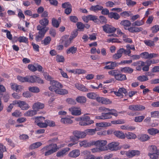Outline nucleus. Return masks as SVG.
Here are the masks:
<instances>
[{"label":"nucleus","instance_id":"f257e3e1","mask_svg":"<svg viewBox=\"0 0 159 159\" xmlns=\"http://www.w3.org/2000/svg\"><path fill=\"white\" fill-rule=\"evenodd\" d=\"M57 149V144H51L43 147L40 151L42 154L47 156L56 152Z\"/></svg>","mask_w":159,"mask_h":159},{"label":"nucleus","instance_id":"f03ea898","mask_svg":"<svg viewBox=\"0 0 159 159\" xmlns=\"http://www.w3.org/2000/svg\"><path fill=\"white\" fill-rule=\"evenodd\" d=\"M149 149L148 155L150 157L153 159H157L159 155V150L157 149L156 146L151 145L149 147Z\"/></svg>","mask_w":159,"mask_h":159},{"label":"nucleus","instance_id":"7ed1b4c3","mask_svg":"<svg viewBox=\"0 0 159 159\" xmlns=\"http://www.w3.org/2000/svg\"><path fill=\"white\" fill-rule=\"evenodd\" d=\"M93 145H94L100 148L101 151H105L108 150L106 145L107 142L106 140H101L97 141H93Z\"/></svg>","mask_w":159,"mask_h":159},{"label":"nucleus","instance_id":"20e7f679","mask_svg":"<svg viewBox=\"0 0 159 159\" xmlns=\"http://www.w3.org/2000/svg\"><path fill=\"white\" fill-rule=\"evenodd\" d=\"M40 26L37 27V29L39 31L36 35L35 40L37 42H40L43 38L45 33L47 31L46 30H43L41 29Z\"/></svg>","mask_w":159,"mask_h":159},{"label":"nucleus","instance_id":"39448f33","mask_svg":"<svg viewBox=\"0 0 159 159\" xmlns=\"http://www.w3.org/2000/svg\"><path fill=\"white\" fill-rule=\"evenodd\" d=\"M51 86L49 87V89L52 92H56V90L59 88H63V85L58 81L53 80L50 82Z\"/></svg>","mask_w":159,"mask_h":159},{"label":"nucleus","instance_id":"423d86ee","mask_svg":"<svg viewBox=\"0 0 159 159\" xmlns=\"http://www.w3.org/2000/svg\"><path fill=\"white\" fill-rule=\"evenodd\" d=\"M27 82L31 83H37L43 84V81L40 78L35 75L27 76Z\"/></svg>","mask_w":159,"mask_h":159},{"label":"nucleus","instance_id":"0eeeda50","mask_svg":"<svg viewBox=\"0 0 159 159\" xmlns=\"http://www.w3.org/2000/svg\"><path fill=\"white\" fill-rule=\"evenodd\" d=\"M28 69L32 72H35L36 70L41 72L42 71L43 67L38 63H35L34 64H29L28 66Z\"/></svg>","mask_w":159,"mask_h":159},{"label":"nucleus","instance_id":"6e6552de","mask_svg":"<svg viewBox=\"0 0 159 159\" xmlns=\"http://www.w3.org/2000/svg\"><path fill=\"white\" fill-rule=\"evenodd\" d=\"M14 104L17 105L22 110H25L28 109L30 107L29 105L25 101H16L13 102Z\"/></svg>","mask_w":159,"mask_h":159},{"label":"nucleus","instance_id":"1a4fd4ad","mask_svg":"<svg viewBox=\"0 0 159 159\" xmlns=\"http://www.w3.org/2000/svg\"><path fill=\"white\" fill-rule=\"evenodd\" d=\"M128 109L131 111H142L145 109V107L139 104L132 105L129 106Z\"/></svg>","mask_w":159,"mask_h":159},{"label":"nucleus","instance_id":"9d476101","mask_svg":"<svg viewBox=\"0 0 159 159\" xmlns=\"http://www.w3.org/2000/svg\"><path fill=\"white\" fill-rule=\"evenodd\" d=\"M103 30L106 33H110L114 32L116 29L111 25L106 24L102 26Z\"/></svg>","mask_w":159,"mask_h":159},{"label":"nucleus","instance_id":"9b49d317","mask_svg":"<svg viewBox=\"0 0 159 159\" xmlns=\"http://www.w3.org/2000/svg\"><path fill=\"white\" fill-rule=\"evenodd\" d=\"M48 23L49 20L48 19L46 18L43 19L39 21V23L41 25H39L37 27L40 26V27H41V29L43 28V30H46L47 31H48L49 29V28L48 27H47L46 26L48 25Z\"/></svg>","mask_w":159,"mask_h":159},{"label":"nucleus","instance_id":"f8f14e48","mask_svg":"<svg viewBox=\"0 0 159 159\" xmlns=\"http://www.w3.org/2000/svg\"><path fill=\"white\" fill-rule=\"evenodd\" d=\"M119 143L118 142H112L108 144L107 145L108 150L109 149L111 151H116L118 149Z\"/></svg>","mask_w":159,"mask_h":159},{"label":"nucleus","instance_id":"ddd939ff","mask_svg":"<svg viewBox=\"0 0 159 159\" xmlns=\"http://www.w3.org/2000/svg\"><path fill=\"white\" fill-rule=\"evenodd\" d=\"M44 107V105L43 103L38 102L34 103L32 106V108L34 110L37 112V111L39 110L43 109Z\"/></svg>","mask_w":159,"mask_h":159},{"label":"nucleus","instance_id":"4468645a","mask_svg":"<svg viewBox=\"0 0 159 159\" xmlns=\"http://www.w3.org/2000/svg\"><path fill=\"white\" fill-rule=\"evenodd\" d=\"M73 134L78 139H79L84 138L86 136V134L84 131L75 130L73 132Z\"/></svg>","mask_w":159,"mask_h":159},{"label":"nucleus","instance_id":"2eb2a0df","mask_svg":"<svg viewBox=\"0 0 159 159\" xmlns=\"http://www.w3.org/2000/svg\"><path fill=\"white\" fill-rule=\"evenodd\" d=\"M62 42L64 44L65 47H68L71 43V40L69 38V36L65 35L63 36L61 39Z\"/></svg>","mask_w":159,"mask_h":159},{"label":"nucleus","instance_id":"dca6fc26","mask_svg":"<svg viewBox=\"0 0 159 159\" xmlns=\"http://www.w3.org/2000/svg\"><path fill=\"white\" fill-rule=\"evenodd\" d=\"M78 119L79 120H84L86 123H87L88 125H91L94 122L93 121L90 120V117L87 116L86 114H85L82 116L79 117Z\"/></svg>","mask_w":159,"mask_h":159},{"label":"nucleus","instance_id":"f3484780","mask_svg":"<svg viewBox=\"0 0 159 159\" xmlns=\"http://www.w3.org/2000/svg\"><path fill=\"white\" fill-rule=\"evenodd\" d=\"M70 150V149L68 147L64 148L61 151H58L57 153L56 156L58 157H62L64 155L66 154Z\"/></svg>","mask_w":159,"mask_h":159},{"label":"nucleus","instance_id":"a211bd4d","mask_svg":"<svg viewBox=\"0 0 159 159\" xmlns=\"http://www.w3.org/2000/svg\"><path fill=\"white\" fill-rule=\"evenodd\" d=\"M140 154V152L139 151L135 150H129L126 153V155L130 157H132L135 156L139 155Z\"/></svg>","mask_w":159,"mask_h":159},{"label":"nucleus","instance_id":"6ab92c4d","mask_svg":"<svg viewBox=\"0 0 159 159\" xmlns=\"http://www.w3.org/2000/svg\"><path fill=\"white\" fill-rule=\"evenodd\" d=\"M93 141L88 142L86 140H84L80 142L79 144L81 147L83 146L84 147H87L93 145Z\"/></svg>","mask_w":159,"mask_h":159},{"label":"nucleus","instance_id":"aec40b11","mask_svg":"<svg viewBox=\"0 0 159 159\" xmlns=\"http://www.w3.org/2000/svg\"><path fill=\"white\" fill-rule=\"evenodd\" d=\"M149 136L147 134H142L138 136V139L140 141L143 142L148 140L150 139Z\"/></svg>","mask_w":159,"mask_h":159},{"label":"nucleus","instance_id":"412c9836","mask_svg":"<svg viewBox=\"0 0 159 159\" xmlns=\"http://www.w3.org/2000/svg\"><path fill=\"white\" fill-rule=\"evenodd\" d=\"M109 75L114 76L116 80H119V71L118 70H113L108 72Z\"/></svg>","mask_w":159,"mask_h":159},{"label":"nucleus","instance_id":"4be33fe9","mask_svg":"<svg viewBox=\"0 0 159 159\" xmlns=\"http://www.w3.org/2000/svg\"><path fill=\"white\" fill-rule=\"evenodd\" d=\"M80 151L78 149H75L71 151L69 153L68 155L70 157L76 158L80 155Z\"/></svg>","mask_w":159,"mask_h":159},{"label":"nucleus","instance_id":"5701e85b","mask_svg":"<svg viewBox=\"0 0 159 159\" xmlns=\"http://www.w3.org/2000/svg\"><path fill=\"white\" fill-rule=\"evenodd\" d=\"M69 111L73 115L79 116L81 114V111L78 110L76 108L71 107L69 108Z\"/></svg>","mask_w":159,"mask_h":159},{"label":"nucleus","instance_id":"b1692460","mask_svg":"<svg viewBox=\"0 0 159 159\" xmlns=\"http://www.w3.org/2000/svg\"><path fill=\"white\" fill-rule=\"evenodd\" d=\"M103 7L99 5H96L92 6L90 8V10L94 12H97L99 11H101Z\"/></svg>","mask_w":159,"mask_h":159},{"label":"nucleus","instance_id":"393cba45","mask_svg":"<svg viewBox=\"0 0 159 159\" xmlns=\"http://www.w3.org/2000/svg\"><path fill=\"white\" fill-rule=\"evenodd\" d=\"M75 87L78 90L83 92H87L88 89L84 85L79 83H76L75 84Z\"/></svg>","mask_w":159,"mask_h":159},{"label":"nucleus","instance_id":"a878e982","mask_svg":"<svg viewBox=\"0 0 159 159\" xmlns=\"http://www.w3.org/2000/svg\"><path fill=\"white\" fill-rule=\"evenodd\" d=\"M102 110L105 112H109L111 116L112 115L115 116H116L118 115L115 110L110 109L104 107L102 108Z\"/></svg>","mask_w":159,"mask_h":159},{"label":"nucleus","instance_id":"bb28decb","mask_svg":"<svg viewBox=\"0 0 159 159\" xmlns=\"http://www.w3.org/2000/svg\"><path fill=\"white\" fill-rule=\"evenodd\" d=\"M55 93L61 95H64L67 94L68 92L66 89L59 88L57 90H56V92Z\"/></svg>","mask_w":159,"mask_h":159},{"label":"nucleus","instance_id":"cd10ccee","mask_svg":"<svg viewBox=\"0 0 159 159\" xmlns=\"http://www.w3.org/2000/svg\"><path fill=\"white\" fill-rule=\"evenodd\" d=\"M148 132L150 135H154L159 133V131L157 129L152 128L148 129Z\"/></svg>","mask_w":159,"mask_h":159},{"label":"nucleus","instance_id":"c85d7f7f","mask_svg":"<svg viewBox=\"0 0 159 159\" xmlns=\"http://www.w3.org/2000/svg\"><path fill=\"white\" fill-rule=\"evenodd\" d=\"M88 17H89V20H92L94 23H96L97 24H99V21H98V19L97 16L92 15H88Z\"/></svg>","mask_w":159,"mask_h":159},{"label":"nucleus","instance_id":"c756f323","mask_svg":"<svg viewBox=\"0 0 159 159\" xmlns=\"http://www.w3.org/2000/svg\"><path fill=\"white\" fill-rule=\"evenodd\" d=\"M77 50V48L73 46L67 49L66 51V52L67 54H69L71 53L72 54H73L76 52Z\"/></svg>","mask_w":159,"mask_h":159},{"label":"nucleus","instance_id":"7c9ffc66","mask_svg":"<svg viewBox=\"0 0 159 159\" xmlns=\"http://www.w3.org/2000/svg\"><path fill=\"white\" fill-rule=\"evenodd\" d=\"M77 102L81 103H84L86 101V98L83 96H80L77 97L76 99Z\"/></svg>","mask_w":159,"mask_h":159},{"label":"nucleus","instance_id":"2f4dec72","mask_svg":"<svg viewBox=\"0 0 159 159\" xmlns=\"http://www.w3.org/2000/svg\"><path fill=\"white\" fill-rule=\"evenodd\" d=\"M131 51L130 50H125L123 48H120V58L121 56V54L124 53L125 55H128L129 56H131L130 55Z\"/></svg>","mask_w":159,"mask_h":159},{"label":"nucleus","instance_id":"473e14b6","mask_svg":"<svg viewBox=\"0 0 159 159\" xmlns=\"http://www.w3.org/2000/svg\"><path fill=\"white\" fill-rule=\"evenodd\" d=\"M37 113L34 110H29L24 113V116H32Z\"/></svg>","mask_w":159,"mask_h":159},{"label":"nucleus","instance_id":"72a5a7b5","mask_svg":"<svg viewBox=\"0 0 159 159\" xmlns=\"http://www.w3.org/2000/svg\"><path fill=\"white\" fill-rule=\"evenodd\" d=\"M42 143L40 142H38L32 144L30 146V149H33L37 148L40 146Z\"/></svg>","mask_w":159,"mask_h":159},{"label":"nucleus","instance_id":"f704fd0d","mask_svg":"<svg viewBox=\"0 0 159 159\" xmlns=\"http://www.w3.org/2000/svg\"><path fill=\"white\" fill-rule=\"evenodd\" d=\"M108 16L110 18H113L115 20H118L119 18V15L116 12H111L109 13Z\"/></svg>","mask_w":159,"mask_h":159},{"label":"nucleus","instance_id":"c9c22d12","mask_svg":"<svg viewBox=\"0 0 159 159\" xmlns=\"http://www.w3.org/2000/svg\"><path fill=\"white\" fill-rule=\"evenodd\" d=\"M121 71L124 73H130L133 72V70L129 67H125L121 68Z\"/></svg>","mask_w":159,"mask_h":159},{"label":"nucleus","instance_id":"e433bc0d","mask_svg":"<svg viewBox=\"0 0 159 159\" xmlns=\"http://www.w3.org/2000/svg\"><path fill=\"white\" fill-rule=\"evenodd\" d=\"M51 40V38L49 36H48L45 38L44 39L41 41V43L44 45L46 46L48 44Z\"/></svg>","mask_w":159,"mask_h":159},{"label":"nucleus","instance_id":"4c0bfd02","mask_svg":"<svg viewBox=\"0 0 159 159\" xmlns=\"http://www.w3.org/2000/svg\"><path fill=\"white\" fill-rule=\"evenodd\" d=\"M29 90L30 92L34 93H38L40 91L39 88L36 86L30 87Z\"/></svg>","mask_w":159,"mask_h":159},{"label":"nucleus","instance_id":"58836bf2","mask_svg":"<svg viewBox=\"0 0 159 159\" xmlns=\"http://www.w3.org/2000/svg\"><path fill=\"white\" fill-rule=\"evenodd\" d=\"M137 80L140 82H145L148 80V77L145 75L139 76L137 78Z\"/></svg>","mask_w":159,"mask_h":159},{"label":"nucleus","instance_id":"ea45409f","mask_svg":"<svg viewBox=\"0 0 159 159\" xmlns=\"http://www.w3.org/2000/svg\"><path fill=\"white\" fill-rule=\"evenodd\" d=\"M61 122L64 124H71L72 123V120L70 118H62L61 119Z\"/></svg>","mask_w":159,"mask_h":159},{"label":"nucleus","instance_id":"a19ab883","mask_svg":"<svg viewBox=\"0 0 159 159\" xmlns=\"http://www.w3.org/2000/svg\"><path fill=\"white\" fill-rule=\"evenodd\" d=\"M52 25L55 27L57 28L59 27L60 23L58 21L54 18H53L52 20Z\"/></svg>","mask_w":159,"mask_h":159},{"label":"nucleus","instance_id":"79ce46f5","mask_svg":"<svg viewBox=\"0 0 159 159\" xmlns=\"http://www.w3.org/2000/svg\"><path fill=\"white\" fill-rule=\"evenodd\" d=\"M77 28L80 31H83L85 28V25L82 22H77L76 24Z\"/></svg>","mask_w":159,"mask_h":159},{"label":"nucleus","instance_id":"37998d69","mask_svg":"<svg viewBox=\"0 0 159 159\" xmlns=\"http://www.w3.org/2000/svg\"><path fill=\"white\" fill-rule=\"evenodd\" d=\"M87 96L89 99H94L96 98L97 94L91 92L88 93Z\"/></svg>","mask_w":159,"mask_h":159},{"label":"nucleus","instance_id":"c03bdc74","mask_svg":"<svg viewBox=\"0 0 159 159\" xmlns=\"http://www.w3.org/2000/svg\"><path fill=\"white\" fill-rule=\"evenodd\" d=\"M95 130L93 129H87L84 131V133L86 134V136L88 135H93L95 133Z\"/></svg>","mask_w":159,"mask_h":159},{"label":"nucleus","instance_id":"a18cd8bd","mask_svg":"<svg viewBox=\"0 0 159 159\" xmlns=\"http://www.w3.org/2000/svg\"><path fill=\"white\" fill-rule=\"evenodd\" d=\"M123 93L125 96L127 95L126 90L124 88H120V98H122L124 96Z\"/></svg>","mask_w":159,"mask_h":159},{"label":"nucleus","instance_id":"49530a36","mask_svg":"<svg viewBox=\"0 0 159 159\" xmlns=\"http://www.w3.org/2000/svg\"><path fill=\"white\" fill-rule=\"evenodd\" d=\"M126 136L129 139H135L137 138L136 134L132 133H129L127 134H126Z\"/></svg>","mask_w":159,"mask_h":159},{"label":"nucleus","instance_id":"de8ad7c7","mask_svg":"<svg viewBox=\"0 0 159 159\" xmlns=\"http://www.w3.org/2000/svg\"><path fill=\"white\" fill-rule=\"evenodd\" d=\"M18 40L20 43H28V39L24 36H20L19 37Z\"/></svg>","mask_w":159,"mask_h":159},{"label":"nucleus","instance_id":"09e8293b","mask_svg":"<svg viewBox=\"0 0 159 159\" xmlns=\"http://www.w3.org/2000/svg\"><path fill=\"white\" fill-rule=\"evenodd\" d=\"M144 23L143 20H137L132 24L133 26H140L143 25Z\"/></svg>","mask_w":159,"mask_h":159},{"label":"nucleus","instance_id":"8fccbe9b","mask_svg":"<svg viewBox=\"0 0 159 159\" xmlns=\"http://www.w3.org/2000/svg\"><path fill=\"white\" fill-rule=\"evenodd\" d=\"M56 60L58 62H63L65 61V58L62 56L57 55L56 57Z\"/></svg>","mask_w":159,"mask_h":159},{"label":"nucleus","instance_id":"3c124183","mask_svg":"<svg viewBox=\"0 0 159 159\" xmlns=\"http://www.w3.org/2000/svg\"><path fill=\"white\" fill-rule=\"evenodd\" d=\"M144 42L146 45L150 47H153L155 46V44L153 43L152 41L150 40H145Z\"/></svg>","mask_w":159,"mask_h":159},{"label":"nucleus","instance_id":"603ef678","mask_svg":"<svg viewBox=\"0 0 159 159\" xmlns=\"http://www.w3.org/2000/svg\"><path fill=\"white\" fill-rule=\"evenodd\" d=\"M99 23L101 24H106L107 23V20L105 16H99Z\"/></svg>","mask_w":159,"mask_h":159},{"label":"nucleus","instance_id":"864d4df0","mask_svg":"<svg viewBox=\"0 0 159 159\" xmlns=\"http://www.w3.org/2000/svg\"><path fill=\"white\" fill-rule=\"evenodd\" d=\"M46 122L47 123V126L54 127L55 126V122L53 121L49 120H46Z\"/></svg>","mask_w":159,"mask_h":159},{"label":"nucleus","instance_id":"5fc2aeb1","mask_svg":"<svg viewBox=\"0 0 159 159\" xmlns=\"http://www.w3.org/2000/svg\"><path fill=\"white\" fill-rule=\"evenodd\" d=\"M17 78L21 82H27V76L25 77L18 76H17Z\"/></svg>","mask_w":159,"mask_h":159},{"label":"nucleus","instance_id":"6e6d98bb","mask_svg":"<svg viewBox=\"0 0 159 159\" xmlns=\"http://www.w3.org/2000/svg\"><path fill=\"white\" fill-rule=\"evenodd\" d=\"M151 30L153 33H156L159 31V25H156L151 28Z\"/></svg>","mask_w":159,"mask_h":159},{"label":"nucleus","instance_id":"4d7b16f0","mask_svg":"<svg viewBox=\"0 0 159 159\" xmlns=\"http://www.w3.org/2000/svg\"><path fill=\"white\" fill-rule=\"evenodd\" d=\"M8 144L10 145L12 147H14L15 146V144L13 142L11 139L9 138H5Z\"/></svg>","mask_w":159,"mask_h":159},{"label":"nucleus","instance_id":"13d9d810","mask_svg":"<svg viewBox=\"0 0 159 159\" xmlns=\"http://www.w3.org/2000/svg\"><path fill=\"white\" fill-rule=\"evenodd\" d=\"M144 118V116H143L135 117L134 121L136 122H140L143 121Z\"/></svg>","mask_w":159,"mask_h":159},{"label":"nucleus","instance_id":"bf43d9fd","mask_svg":"<svg viewBox=\"0 0 159 159\" xmlns=\"http://www.w3.org/2000/svg\"><path fill=\"white\" fill-rule=\"evenodd\" d=\"M121 24L124 26L129 27L131 23L130 21L125 20L121 22Z\"/></svg>","mask_w":159,"mask_h":159},{"label":"nucleus","instance_id":"052dcab7","mask_svg":"<svg viewBox=\"0 0 159 159\" xmlns=\"http://www.w3.org/2000/svg\"><path fill=\"white\" fill-rule=\"evenodd\" d=\"M12 116L16 117H18L21 116V113L20 111L16 110L12 113Z\"/></svg>","mask_w":159,"mask_h":159},{"label":"nucleus","instance_id":"680f3d73","mask_svg":"<svg viewBox=\"0 0 159 159\" xmlns=\"http://www.w3.org/2000/svg\"><path fill=\"white\" fill-rule=\"evenodd\" d=\"M77 35L78 32L77 31L74 30L73 31L69 38L70 39L72 40L74 38H75Z\"/></svg>","mask_w":159,"mask_h":159},{"label":"nucleus","instance_id":"e2e57ef3","mask_svg":"<svg viewBox=\"0 0 159 159\" xmlns=\"http://www.w3.org/2000/svg\"><path fill=\"white\" fill-rule=\"evenodd\" d=\"M151 116L152 117L159 118V111H154L151 112Z\"/></svg>","mask_w":159,"mask_h":159},{"label":"nucleus","instance_id":"0e129e2a","mask_svg":"<svg viewBox=\"0 0 159 159\" xmlns=\"http://www.w3.org/2000/svg\"><path fill=\"white\" fill-rule=\"evenodd\" d=\"M70 20L72 22L76 23L78 21V19L77 17L75 16H70L69 17Z\"/></svg>","mask_w":159,"mask_h":159},{"label":"nucleus","instance_id":"69168bd1","mask_svg":"<svg viewBox=\"0 0 159 159\" xmlns=\"http://www.w3.org/2000/svg\"><path fill=\"white\" fill-rule=\"evenodd\" d=\"M140 56L143 58L144 59H148L149 54L148 52H144L141 53Z\"/></svg>","mask_w":159,"mask_h":159},{"label":"nucleus","instance_id":"338daca9","mask_svg":"<svg viewBox=\"0 0 159 159\" xmlns=\"http://www.w3.org/2000/svg\"><path fill=\"white\" fill-rule=\"evenodd\" d=\"M70 140L71 142H73L74 143L76 144L78 143L79 140L75 136H70Z\"/></svg>","mask_w":159,"mask_h":159},{"label":"nucleus","instance_id":"774afa93","mask_svg":"<svg viewBox=\"0 0 159 159\" xmlns=\"http://www.w3.org/2000/svg\"><path fill=\"white\" fill-rule=\"evenodd\" d=\"M37 125L41 128H46L47 126V123L46 120L44 122H39L37 123Z\"/></svg>","mask_w":159,"mask_h":159}]
</instances>
